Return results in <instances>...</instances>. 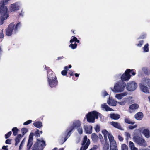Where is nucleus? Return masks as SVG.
I'll return each instance as SVG.
<instances>
[{"label": "nucleus", "instance_id": "b1692460", "mask_svg": "<svg viewBox=\"0 0 150 150\" xmlns=\"http://www.w3.org/2000/svg\"><path fill=\"white\" fill-rule=\"evenodd\" d=\"M84 129L86 133L91 134L92 133V127L91 126H85L84 127Z\"/></svg>", "mask_w": 150, "mask_h": 150}, {"label": "nucleus", "instance_id": "603ef678", "mask_svg": "<svg viewBox=\"0 0 150 150\" xmlns=\"http://www.w3.org/2000/svg\"><path fill=\"white\" fill-rule=\"evenodd\" d=\"M11 140L10 139H8L6 140L5 141L6 143L7 144H11Z\"/></svg>", "mask_w": 150, "mask_h": 150}, {"label": "nucleus", "instance_id": "aec40b11", "mask_svg": "<svg viewBox=\"0 0 150 150\" xmlns=\"http://www.w3.org/2000/svg\"><path fill=\"white\" fill-rule=\"evenodd\" d=\"M19 6L18 4H13L11 5L10 9L11 11H14L17 10H18L19 8Z\"/></svg>", "mask_w": 150, "mask_h": 150}, {"label": "nucleus", "instance_id": "f257e3e1", "mask_svg": "<svg viewBox=\"0 0 150 150\" xmlns=\"http://www.w3.org/2000/svg\"><path fill=\"white\" fill-rule=\"evenodd\" d=\"M102 133L104 136L105 141L104 142L103 150H108L109 146L107 141V137L108 136L110 144V150H118L116 145V143L114 139L113 136L107 131L103 130Z\"/></svg>", "mask_w": 150, "mask_h": 150}, {"label": "nucleus", "instance_id": "c03bdc74", "mask_svg": "<svg viewBox=\"0 0 150 150\" xmlns=\"http://www.w3.org/2000/svg\"><path fill=\"white\" fill-rule=\"evenodd\" d=\"M95 130L96 132H98L100 130V127L98 125H96L95 128Z\"/></svg>", "mask_w": 150, "mask_h": 150}, {"label": "nucleus", "instance_id": "69168bd1", "mask_svg": "<svg viewBox=\"0 0 150 150\" xmlns=\"http://www.w3.org/2000/svg\"><path fill=\"white\" fill-rule=\"evenodd\" d=\"M146 36V34H144V35H143L142 37H141L142 38H144Z\"/></svg>", "mask_w": 150, "mask_h": 150}, {"label": "nucleus", "instance_id": "13d9d810", "mask_svg": "<svg viewBox=\"0 0 150 150\" xmlns=\"http://www.w3.org/2000/svg\"><path fill=\"white\" fill-rule=\"evenodd\" d=\"M8 147V146H3L2 147V149H4V150H8V149L7 147Z\"/></svg>", "mask_w": 150, "mask_h": 150}, {"label": "nucleus", "instance_id": "473e14b6", "mask_svg": "<svg viewBox=\"0 0 150 150\" xmlns=\"http://www.w3.org/2000/svg\"><path fill=\"white\" fill-rule=\"evenodd\" d=\"M13 132V134L14 136H16L18 133V130L16 127L13 128L12 130Z\"/></svg>", "mask_w": 150, "mask_h": 150}, {"label": "nucleus", "instance_id": "a18cd8bd", "mask_svg": "<svg viewBox=\"0 0 150 150\" xmlns=\"http://www.w3.org/2000/svg\"><path fill=\"white\" fill-rule=\"evenodd\" d=\"M126 103V102L125 100L121 102H117V103H118V104H119L120 105H125V104Z\"/></svg>", "mask_w": 150, "mask_h": 150}, {"label": "nucleus", "instance_id": "c85d7f7f", "mask_svg": "<svg viewBox=\"0 0 150 150\" xmlns=\"http://www.w3.org/2000/svg\"><path fill=\"white\" fill-rule=\"evenodd\" d=\"M0 13L1 15V20L0 21V25H2L3 23V21L5 19H6L8 17V16L5 18V16L4 14H3V16H2L1 15V13L0 12Z\"/></svg>", "mask_w": 150, "mask_h": 150}, {"label": "nucleus", "instance_id": "72a5a7b5", "mask_svg": "<svg viewBox=\"0 0 150 150\" xmlns=\"http://www.w3.org/2000/svg\"><path fill=\"white\" fill-rule=\"evenodd\" d=\"M78 132V133L80 134H81L83 133V129L81 127V126H80L79 127H78L76 128Z\"/></svg>", "mask_w": 150, "mask_h": 150}, {"label": "nucleus", "instance_id": "f704fd0d", "mask_svg": "<svg viewBox=\"0 0 150 150\" xmlns=\"http://www.w3.org/2000/svg\"><path fill=\"white\" fill-rule=\"evenodd\" d=\"M27 129L26 128H23L21 129V132L23 134V136L27 132Z\"/></svg>", "mask_w": 150, "mask_h": 150}, {"label": "nucleus", "instance_id": "37998d69", "mask_svg": "<svg viewBox=\"0 0 150 150\" xmlns=\"http://www.w3.org/2000/svg\"><path fill=\"white\" fill-rule=\"evenodd\" d=\"M137 125H135L133 126L130 125L129 126V128L130 129H132L135 128L137 127Z\"/></svg>", "mask_w": 150, "mask_h": 150}, {"label": "nucleus", "instance_id": "4468645a", "mask_svg": "<svg viewBox=\"0 0 150 150\" xmlns=\"http://www.w3.org/2000/svg\"><path fill=\"white\" fill-rule=\"evenodd\" d=\"M139 87L140 90L143 92L146 93H149V91L148 88L146 85L140 83L139 84Z\"/></svg>", "mask_w": 150, "mask_h": 150}, {"label": "nucleus", "instance_id": "7c9ffc66", "mask_svg": "<svg viewBox=\"0 0 150 150\" xmlns=\"http://www.w3.org/2000/svg\"><path fill=\"white\" fill-rule=\"evenodd\" d=\"M91 137L93 141H96L98 140V136L95 133H93L92 134Z\"/></svg>", "mask_w": 150, "mask_h": 150}, {"label": "nucleus", "instance_id": "c756f323", "mask_svg": "<svg viewBox=\"0 0 150 150\" xmlns=\"http://www.w3.org/2000/svg\"><path fill=\"white\" fill-rule=\"evenodd\" d=\"M26 139L25 138L23 140L21 141V142L19 146V150H20L22 149L25 142L26 141Z\"/></svg>", "mask_w": 150, "mask_h": 150}, {"label": "nucleus", "instance_id": "393cba45", "mask_svg": "<svg viewBox=\"0 0 150 150\" xmlns=\"http://www.w3.org/2000/svg\"><path fill=\"white\" fill-rule=\"evenodd\" d=\"M110 117L112 119L116 120L120 118V116L117 114L113 113L110 114Z\"/></svg>", "mask_w": 150, "mask_h": 150}, {"label": "nucleus", "instance_id": "6e6d98bb", "mask_svg": "<svg viewBox=\"0 0 150 150\" xmlns=\"http://www.w3.org/2000/svg\"><path fill=\"white\" fill-rule=\"evenodd\" d=\"M143 43V41H141L139 42V43L137 45V46L140 47L142 46V45Z\"/></svg>", "mask_w": 150, "mask_h": 150}, {"label": "nucleus", "instance_id": "1a4fd4ad", "mask_svg": "<svg viewBox=\"0 0 150 150\" xmlns=\"http://www.w3.org/2000/svg\"><path fill=\"white\" fill-rule=\"evenodd\" d=\"M126 86L127 90L132 91L136 90L137 87V85L134 81H132L128 83Z\"/></svg>", "mask_w": 150, "mask_h": 150}, {"label": "nucleus", "instance_id": "f8f14e48", "mask_svg": "<svg viewBox=\"0 0 150 150\" xmlns=\"http://www.w3.org/2000/svg\"><path fill=\"white\" fill-rule=\"evenodd\" d=\"M130 69H128L126 70L125 73L123 74L121 77V79L122 81H128L131 77V75L129 74Z\"/></svg>", "mask_w": 150, "mask_h": 150}, {"label": "nucleus", "instance_id": "ea45409f", "mask_svg": "<svg viewBox=\"0 0 150 150\" xmlns=\"http://www.w3.org/2000/svg\"><path fill=\"white\" fill-rule=\"evenodd\" d=\"M77 45L75 43L74 44H71L69 46L70 47H71L72 49H74L76 48Z\"/></svg>", "mask_w": 150, "mask_h": 150}, {"label": "nucleus", "instance_id": "2f4dec72", "mask_svg": "<svg viewBox=\"0 0 150 150\" xmlns=\"http://www.w3.org/2000/svg\"><path fill=\"white\" fill-rule=\"evenodd\" d=\"M72 37H73V38H71V40L70 41V43H72L74 41H76L78 43L79 42V41L76 38L75 36H72Z\"/></svg>", "mask_w": 150, "mask_h": 150}, {"label": "nucleus", "instance_id": "e2e57ef3", "mask_svg": "<svg viewBox=\"0 0 150 150\" xmlns=\"http://www.w3.org/2000/svg\"><path fill=\"white\" fill-rule=\"evenodd\" d=\"M148 99L150 103V95L148 96Z\"/></svg>", "mask_w": 150, "mask_h": 150}, {"label": "nucleus", "instance_id": "dca6fc26", "mask_svg": "<svg viewBox=\"0 0 150 150\" xmlns=\"http://www.w3.org/2000/svg\"><path fill=\"white\" fill-rule=\"evenodd\" d=\"M117 102L110 98L107 100V103L110 105L112 106H116Z\"/></svg>", "mask_w": 150, "mask_h": 150}, {"label": "nucleus", "instance_id": "4c0bfd02", "mask_svg": "<svg viewBox=\"0 0 150 150\" xmlns=\"http://www.w3.org/2000/svg\"><path fill=\"white\" fill-rule=\"evenodd\" d=\"M115 97L119 100L121 99L122 98L121 93L116 94L115 96Z\"/></svg>", "mask_w": 150, "mask_h": 150}, {"label": "nucleus", "instance_id": "7ed1b4c3", "mask_svg": "<svg viewBox=\"0 0 150 150\" xmlns=\"http://www.w3.org/2000/svg\"><path fill=\"white\" fill-rule=\"evenodd\" d=\"M14 24L13 23H11L9 25L6 30V34L7 36H10L12 34L15 33L18 28L21 26L20 23H18L14 29Z\"/></svg>", "mask_w": 150, "mask_h": 150}, {"label": "nucleus", "instance_id": "c9c22d12", "mask_svg": "<svg viewBox=\"0 0 150 150\" xmlns=\"http://www.w3.org/2000/svg\"><path fill=\"white\" fill-rule=\"evenodd\" d=\"M148 44L145 45L143 48L144 52H147L149 51Z\"/></svg>", "mask_w": 150, "mask_h": 150}, {"label": "nucleus", "instance_id": "cd10ccee", "mask_svg": "<svg viewBox=\"0 0 150 150\" xmlns=\"http://www.w3.org/2000/svg\"><path fill=\"white\" fill-rule=\"evenodd\" d=\"M124 120L125 123L128 124H134L135 123L134 122L132 121L128 118H125Z\"/></svg>", "mask_w": 150, "mask_h": 150}, {"label": "nucleus", "instance_id": "680f3d73", "mask_svg": "<svg viewBox=\"0 0 150 150\" xmlns=\"http://www.w3.org/2000/svg\"><path fill=\"white\" fill-rule=\"evenodd\" d=\"M63 58V57H59L58 58V60L61 59Z\"/></svg>", "mask_w": 150, "mask_h": 150}, {"label": "nucleus", "instance_id": "bb28decb", "mask_svg": "<svg viewBox=\"0 0 150 150\" xmlns=\"http://www.w3.org/2000/svg\"><path fill=\"white\" fill-rule=\"evenodd\" d=\"M129 146L131 150H138V149L135 146L134 144L131 141L129 142Z\"/></svg>", "mask_w": 150, "mask_h": 150}, {"label": "nucleus", "instance_id": "de8ad7c7", "mask_svg": "<svg viewBox=\"0 0 150 150\" xmlns=\"http://www.w3.org/2000/svg\"><path fill=\"white\" fill-rule=\"evenodd\" d=\"M125 135L126 137V139H128L130 137V134L128 132H126L125 133Z\"/></svg>", "mask_w": 150, "mask_h": 150}, {"label": "nucleus", "instance_id": "4be33fe9", "mask_svg": "<svg viewBox=\"0 0 150 150\" xmlns=\"http://www.w3.org/2000/svg\"><path fill=\"white\" fill-rule=\"evenodd\" d=\"M143 115L141 112L138 113L135 115V118L137 120H141L143 118Z\"/></svg>", "mask_w": 150, "mask_h": 150}, {"label": "nucleus", "instance_id": "bf43d9fd", "mask_svg": "<svg viewBox=\"0 0 150 150\" xmlns=\"http://www.w3.org/2000/svg\"><path fill=\"white\" fill-rule=\"evenodd\" d=\"M4 35L3 33V31H1L0 33V38H2L4 37Z\"/></svg>", "mask_w": 150, "mask_h": 150}, {"label": "nucleus", "instance_id": "0e129e2a", "mask_svg": "<svg viewBox=\"0 0 150 150\" xmlns=\"http://www.w3.org/2000/svg\"><path fill=\"white\" fill-rule=\"evenodd\" d=\"M75 75L76 77H78L79 76V74H78L77 73L75 74Z\"/></svg>", "mask_w": 150, "mask_h": 150}, {"label": "nucleus", "instance_id": "8fccbe9b", "mask_svg": "<svg viewBox=\"0 0 150 150\" xmlns=\"http://www.w3.org/2000/svg\"><path fill=\"white\" fill-rule=\"evenodd\" d=\"M90 150H99L98 149V146L97 145L94 146L93 148L91 149Z\"/></svg>", "mask_w": 150, "mask_h": 150}, {"label": "nucleus", "instance_id": "0eeeda50", "mask_svg": "<svg viewBox=\"0 0 150 150\" xmlns=\"http://www.w3.org/2000/svg\"><path fill=\"white\" fill-rule=\"evenodd\" d=\"M10 0H3V1H1L0 3V12L1 13V15L3 16V14H5V18L8 16L7 13V8L6 6H5L6 4L8 1Z\"/></svg>", "mask_w": 150, "mask_h": 150}, {"label": "nucleus", "instance_id": "6e6552de", "mask_svg": "<svg viewBox=\"0 0 150 150\" xmlns=\"http://www.w3.org/2000/svg\"><path fill=\"white\" fill-rule=\"evenodd\" d=\"M134 142L139 146L146 147L147 146L146 142L142 137L135 136L133 137Z\"/></svg>", "mask_w": 150, "mask_h": 150}, {"label": "nucleus", "instance_id": "052dcab7", "mask_svg": "<svg viewBox=\"0 0 150 150\" xmlns=\"http://www.w3.org/2000/svg\"><path fill=\"white\" fill-rule=\"evenodd\" d=\"M118 139L120 141H122L123 140V138L120 135L118 136Z\"/></svg>", "mask_w": 150, "mask_h": 150}, {"label": "nucleus", "instance_id": "423d86ee", "mask_svg": "<svg viewBox=\"0 0 150 150\" xmlns=\"http://www.w3.org/2000/svg\"><path fill=\"white\" fill-rule=\"evenodd\" d=\"M45 142L43 140H38L33 146L32 150H43L46 146Z\"/></svg>", "mask_w": 150, "mask_h": 150}, {"label": "nucleus", "instance_id": "a19ab883", "mask_svg": "<svg viewBox=\"0 0 150 150\" xmlns=\"http://www.w3.org/2000/svg\"><path fill=\"white\" fill-rule=\"evenodd\" d=\"M55 75L54 74L52 73V72H49L48 73V81H49V76H50V77L52 78L53 77V75Z\"/></svg>", "mask_w": 150, "mask_h": 150}, {"label": "nucleus", "instance_id": "f03ea898", "mask_svg": "<svg viewBox=\"0 0 150 150\" xmlns=\"http://www.w3.org/2000/svg\"><path fill=\"white\" fill-rule=\"evenodd\" d=\"M82 123L79 120H76L72 122V126H71L65 132V137H64V141H65L67 138L69 137L71 134V132L75 128H77L81 126Z\"/></svg>", "mask_w": 150, "mask_h": 150}, {"label": "nucleus", "instance_id": "79ce46f5", "mask_svg": "<svg viewBox=\"0 0 150 150\" xmlns=\"http://www.w3.org/2000/svg\"><path fill=\"white\" fill-rule=\"evenodd\" d=\"M12 134L11 131L9 132L7 134H5V138L7 139Z\"/></svg>", "mask_w": 150, "mask_h": 150}, {"label": "nucleus", "instance_id": "09e8293b", "mask_svg": "<svg viewBox=\"0 0 150 150\" xmlns=\"http://www.w3.org/2000/svg\"><path fill=\"white\" fill-rule=\"evenodd\" d=\"M99 138H100V140L101 141V143L102 144H104V141H103L102 140V139H103L102 136V135L100 134H99Z\"/></svg>", "mask_w": 150, "mask_h": 150}, {"label": "nucleus", "instance_id": "a878e982", "mask_svg": "<svg viewBox=\"0 0 150 150\" xmlns=\"http://www.w3.org/2000/svg\"><path fill=\"white\" fill-rule=\"evenodd\" d=\"M33 124L35 127L38 128H40L42 126V123L40 121L36 122L34 123Z\"/></svg>", "mask_w": 150, "mask_h": 150}, {"label": "nucleus", "instance_id": "6ab92c4d", "mask_svg": "<svg viewBox=\"0 0 150 150\" xmlns=\"http://www.w3.org/2000/svg\"><path fill=\"white\" fill-rule=\"evenodd\" d=\"M142 133H143L145 137L147 138H148L150 137V132L149 130L148 129H144Z\"/></svg>", "mask_w": 150, "mask_h": 150}, {"label": "nucleus", "instance_id": "58836bf2", "mask_svg": "<svg viewBox=\"0 0 150 150\" xmlns=\"http://www.w3.org/2000/svg\"><path fill=\"white\" fill-rule=\"evenodd\" d=\"M34 135L37 137H39L40 136V134L39 133V131L38 129L35 132Z\"/></svg>", "mask_w": 150, "mask_h": 150}, {"label": "nucleus", "instance_id": "39448f33", "mask_svg": "<svg viewBox=\"0 0 150 150\" xmlns=\"http://www.w3.org/2000/svg\"><path fill=\"white\" fill-rule=\"evenodd\" d=\"M101 114L96 111H93L88 113L86 115L87 121L89 122L94 123L95 119H98V116H100Z\"/></svg>", "mask_w": 150, "mask_h": 150}, {"label": "nucleus", "instance_id": "3c124183", "mask_svg": "<svg viewBox=\"0 0 150 150\" xmlns=\"http://www.w3.org/2000/svg\"><path fill=\"white\" fill-rule=\"evenodd\" d=\"M103 95L104 96H105L108 95V93L105 91H104L102 92Z\"/></svg>", "mask_w": 150, "mask_h": 150}, {"label": "nucleus", "instance_id": "e433bc0d", "mask_svg": "<svg viewBox=\"0 0 150 150\" xmlns=\"http://www.w3.org/2000/svg\"><path fill=\"white\" fill-rule=\"evenodd\" d=\"M121 150H128L127 146L125 144H122L121 146Z\"/></svg>", "mask_w": 150, "mask_h": 150}, {"label": "nucleus", "instance_id": "338daca9", "mask_svg": "<svg viewBox=\"0 0 150 150\" xmlns=\"http://www.w3.org/2000/svg\"><path fill=\"white\" fill-rule=\"evenodd\" d=\"M64 69L65 70H67V66H65Z\"/></svg>", "mask_w": 150, "mask_h": 150}, {"label": "nucleus", "instance_id": "774afa93", "mask_svg": "<svg viewBox=\"0 0 150 150\" xmlns=\"http://www.w3.org/2000/svg\"><path fill=\"white\" fill-rule=\"evenodd\" d=\"M69 74L71 76H72L73 75V72L70 73Z\"/></svg>", "mask_w": 150, "mask_h": 150}, {"label": "nucleus", "instance_id": "9b49d317", "mask_svg": "<svg viewBox=\"0 0 150 150\" xmlns=\"http://www.w3.org/2000/svg\"><path fill=\"white\" fill-rule=\"evenodd\" d=\"M90 142L89 139H87V136H85L84 137L83 140L82 145L83 146L80 150H86L88 148L89 145L90 144Z\"/></svg>", "mask_w": 150, "mask_h": 150}, {"label": "nucleus", "instance_id": "ddd939ff", "mask_svg": "<svg viewBox=\"0 0 150 150\" xmlns=\"http://www.w3.org/2000/svg\"><path fill=\"white\" fill-rule=\"evenodd\" d=\"M33 133H31L29 136V139L28 142L27 146V150H30L33 144Z\"/></svg>", "mask_w": 150, "mask_h": 150}, {"label": "nucleus", "instance_id": "5fc2aeb1", "mask_svg": "<svg viewBox=\"0 0 150 150\" xmlns=\"http://www.w3.org/2000/svg\"><path fill=\"white\" fill-rule=\"evenodd\" d=\"M121 94L122 97V98L123 97H124L125 96H127V93L126 92H124V93H121Z\"/></svg>", "mask_w": 150, "mask_h": 150}, {"label": "nucleus", "instance_id": "5701e85b", "mask_svg": "<svg viewBox=\"0 0 150 150\" xmlns=\"http://www.w3.org/2000/svg\"><path fill=\"white\" fill-rule=\"evenodd\" d=\"M22 137L23 136H22L21 134H18L17 135L15 139L16 142L15 144V146H17L18 144Z\"/></svg>", "mask_w": 150, "mask_h": 150}, {"label": "nucleus", "instance_id": "49530a36", "mask_svg": "<svg viewBox=\"0 0 150 150\" xmlns=\"http://www.w3.org/2000/svg\"><path fill=\"white\" fill-rule=\"evenodd\" d=\"M32 122V120H28L26 122H25L23 123V125H28L30 123Z\"/></svg>", "mask_w": 150, "mask_h": 150}, {"label": "nucleus", "instance_id": "412c9836", "mask_svg": "<svg viewBox=\"0 0 150 150\" xmlns=\"http://www.w3.org/2000/svg\"><path fill=\"white\" fill-rule=\"evenodd\" d=\"M110 124L112 125L114 127L118 128L120 129H122V127L120 126V124L118 122H111Z\"/></svg>", "mask_w": 150, "mask_h": 150}, {"label": "nucleus", "instance_id": "9d476101", "mask_svg": "<svg viewBox=\"0 0 150 150\" xmlns=\"http://www.w3.org/2000/svg\"><path fill=\"white\" fill-rule=\"evenodd\" d=\"M49 78L48 82L50 86L51 87H55L57 84L58 81L55 76L53 75L52 78L49 76Z\"/></svg>", "mask_w": 150, "mask_h": 150}, {"label": "nucleus", "instance_id": "a211bd4d", "mask_svg": "<svg viewBox=\"0 0 150 150\" xmlns=\"http://www.w3.org/2000/svg\"><path fill=\"white\" fill-rule=\"evenodd\" d=\"M101 107L102 109L106 111H111L113 110L110 108L106 103H104L101 105Z\"/></svg>", "mask_w": 150, "mask_h": 150}, {"label": "nucleus", "instance_id": "864d4df0", "mask_svg": "<svg viewBox=\"0 0 150 150\" xmlns=\"http://www.w3.org/2000/svg\"><path fill=\"white\" fill-rule=\"evenodd\" d=\"M67 72L66 70H63L61 72L62 74L63 75H65L67 74Z\"/></svg>", "mask_w": 150, "mask_h": 150}, {"label": "nucleus", "instance_id": "f3484780", "mask_svg": "<svg viewBox=\"0 0 150 150\" xmlns=\"http://www.w3.org/2000/svg\"><path fill=\"white\" fill-rule=\"evenodd\" d=\"M138 107V105L136 104H134L130 105L129 109V112L130 113L133 112L135 110L137 109Z\"/></svg>", "mask_w": 150, "mask_h": 150}, {"label": "nucleus", "instance_id": "4d7b16f0", "mask_svg": "<svg viewBox=\"0 0 150 150\" xmlns=\"http://www.w3.org/2000/svg\"><path fill=\"white\" fill-rule=\"evenodd\" d=\"M130 73L133 75H135V73L134 72V71L133 70H130V71L129 73Z\"/></svg>", "mask_w": 150, "mask_h": 150}, {"label": "nucleus", "instance_id": "20e7f679", "mask_svg": "<svg viewBox=\"0 0 150 150\" xmlns=\"http://www.w3.org/2000/svg\"><path fill=\"white\" fill-rule=\"evenodd\" d=\"M126 86V83L123 81H121L115 84L113 89L112 90L115 93H121L124 91Z\"/></svg>", "mask_w": 150, "mask_h": 150}, {"label": "nucleus", "instance_id": "2eb2a0df", "mask_svg": "<svg viewBox=\"0 0 150 150\" xmlns=\"http://www.w3.org/2000/svg\"><path fill=\"white\" fill-rule=\"evenodd\" d=\"M141 83L147 86L150 89V79L147 78H143L141 81Z\"/></svg>", "mask_w": 150, "mask_h": 150}]
</instances>
